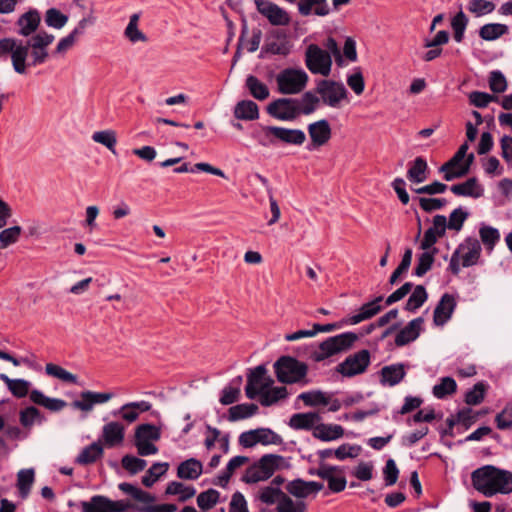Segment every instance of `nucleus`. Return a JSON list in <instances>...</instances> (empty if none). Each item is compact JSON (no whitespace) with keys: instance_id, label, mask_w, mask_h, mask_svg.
<instances>
[{"instance_id":"obj_1","label":"nucleus","mask_w":512,"mask_h":512,"mask_svg":"<svg viewBox=\"0 0 512 512\" xmlns=\"http://www.w3.org/2000/svg\"><path fill=\"white\" fill-rule=\"evenodd\" d=\"M473 487L486 497L497 493L509 494L512 492V472L499 469L493 465H485L471 474Z\"/></svg>"},{"instance_id":"obj_2","label":"nucleus","mask_w":512,"mask_h":512,"mask_svg":"<svg viewBox=\"0 0 512 512\" xmlns=\"http://www.w3.org/2000/svg\"><path fill=\"white\" fill-rule=\"evenodd\" d=\"M277 380L282 384L307 385L308 365L293 356L279 357L273 365Z\"/></svg>"},{"instance_id":"obj_3","label":"nucleus","mask_w":512,"mask_h":512,"mask_svg":"<svg viewBox=\"0 0 512 512\" xmlns=\"http://www.w3.org/2000/svg\"><path fill=\"white\" fill-rule=\"evenodd\" d=\"M284 457L278 454H264L246 468L241 481L246 484H255L270 479L282 467Z\"/></svg>"},{"instance_id":"obj_4","label":"nucleus","mask_w":512,"mask_h":512,"mask_svg":"<svg viewBox=\"0 0 512 512\" xmlns=\"http://www.w3.org/2000/svg\"><path fill=\"white\" fill-rule=\"evenodd\" d=\"M263 136L258 139L261 146H275L278 143L301 146L306 141V134L297 128L281 126H262Z\"/></svg>"},{"instance_id":"obj_5","label":"nucleus","mask_w":512,"mask_h":512,"mask_svg":"<svg viewBox=\"0 0 512 512\" xmlns=\"http://www.w3.org/2000/svg\"><path fill=\"white\" fill-rule=\"evenodd\" d=\"M11 58L13 69L18 74H25L27 70V50L22 47V40L13 37L0 39V61Z\"/></svg>"},{"instance_id":"obj_6","label":"nucleus","mask_w":512,"mask_h":512,"mask_svg":"<svg viewBox=\"0 0 512 512\" xmlns=\"http://www.w3.org/2000/svg\"><path fill=\"white\" fill-rule=\"evenodd\" d=\"M308 75L302 69L286 68L276 77L278 90L282 94H298L308 83Z\"/></svg>"},{"instance_id":"obj_7","label":"nucleus","mask_w":512,"mask_h":512,"mask_svg":"<svg viewBox=\"0 0 512 512\" xmlns=\"http://www.w3.org/2000/svg\"><path fill=\"white\" fill-rule=\"evenodd\" d=\"M305 64L312 74L328 76L332 58L328 51L321 49L317 44H310L305 52Z\"/></svg>"},{"instance_id":"obj_8","label":"nucleus","mask_w":512,"mask_h":512,"mask_svg":"<svg viewBox=\"0 0 512 512\" xmlns=\"http://www.w3.org/2000/svg\"><path fill=\"white\" fill-rule=\"evenodd\" d=\"M371 363V354L367 349H362L349 355L345 360L339 363L335 370L343 377L352 378L364 373Z\"/></svg>"},{"instance_id":"obj_9","label":"nucleus","mask_w":512,"mask_h":512,"mask_svg":"<svg viewBox=\"0 0 512 512\" xmlns=\"http://www.w3.org/2000/svg\"><path fill=\"white\" fill-rule=\"evenodd\" d=\"M315 93L321 96L320 101L330 107H338L340 102L347 97V89L342 82L322 79L317 82Z\"/></svg>"},{"instance_id":"obj_10","label":"nucleus","mask_w":512,"mask_h":512,"mask_svg":"<svg viewBox=\"0 0 512 512\" xmlns=\"http://www.w3.org/2000/svg\"><path fill=\"white\" fill-rule=\"evenodd\" d=\"M81 512H126L132 504L124 500H111L104 495H94L80 503Z\"/></svg>"},{"instance_id":"obj_11","label":"nucleus","mask_w":512,"mask_h":512,"mask_svg":"<svg viewBox=\"0 0 512 512\" xmlns=\"http://www.w3.org/2000/svg\"><path fill=\"white\" fill-rule=\"evenodd\" d=\"M298 104L295 98H278L267 105L266 112L280 121H294L300 116Z\"/></svg>"},{"instance_id":"obj_12","label":"nucleus","mask_w":512,"mask_h":512,"mask_svg":"<svg viewBox=\"0 0 512 512\" xmlns=\"http://www.w3.org/2000/svg\"><path fill=\"white\" fill-rule=\"evenodd\" d=\"M274 383L270 376H267L265 364L258 365L254 369H250L247 374V384L245 386V394L249 399H255L263 389L270 388Z\"/></svg>"},{"instance_id":"obj_13","label":"nucleus","mask_w":512,"mask_h":512,"mask_svg":"<svg viewBox=\"0 0 512 512\" xmlns=\"http://www.w3.org/2000/svg\"><path fill=\"white\" fill-rule=\"evenodd\" d=\"M257 11L267 18L274 26H286L290 23V16L286 10L269 0H254Z\"/></svg>"},{"instance_id":"obj_14","label":"nucleus","mask_w":512,"mask_h":512,"mask_svg":"<svg viewBox=\"0 0 512 512\" xmlns=\"http://www.w3.org/2000/svg\"><path fill=\"white\" fill-rule=\"evenodd\" d=\"M307 129L311 139V143L307 147L308 150L324 146L331 139L332 130L328 120L326 119H320L316 122L310 123Z\"/></svg>"},{"instance_id":"obj_15","label":"nucleus","mask_w":512,"mask_h":512,"mask_svg":"<svg viewBox=\"0 0 512 512\" xmlns=\"http://www.w3.org/2000/svg\"><path fill=\"white\" fill-rule=\"evenodd\" d=\"M112 397V393L86 390L80 393V399L74 400L71 403V406L73 409L89 412L93 409L94 405L106 403Z\"/></svg>"},{"instance_id":"obj_16","label":"nucleus","mask_w":512,"mask_h":512,"mask_svg":"<svg viewBox=\"0 0 512 512\" xmlns=\"http://www.w3.org/2000/svg\"><path fill=\"white\" fill-rule=\"evenodd\" d=\"M324 485L321 482L305 481L301 478L289 481L285 489L286 491L299 499L307 498L310 494H317L323 489Z\"/></svg>"},{"instance_id":"obj_17","label":"nucleus","mask_w":512,"mask_h":512,"mask_svg":"<svg viewBox=\"0 0 512 512\" xmlns=\"http://www.w3.org/2000/svg\"><path fill=\"white\" fill-rule=\"evenodd\" d=\"M456 308V300L452 294L445 293L438 302L433 315L435 325L442 326L448 322Z\"/></svg>"},{"instance_id":"obj_18","label":"nucleus","mask_w":512,"mask_h":512,"mask_svg":"<svg viewBox=\"0 0 512 512\" xmlns=\"http://www.w3.org/2000/svg\"><path fill=\"white\" fill-rule=\"evenodd\" d=\"M424 319L423 317H417L411 320L404 328H402L395 337V345L397 347L405 346L415 341L422 329Z\"/></svg>"},{"instance_id":"obj_19","label":"nucleus","mask_w":512,"mask_h":512,"mask_svg":"<svg viewBox=\"0 0 512 512\" xmlns=\"http://www.w3.org/2000/svg\"><path fill=\"white\" fill-rule=\"evenodd\" d=\"M273 40H267L263 45L259 58H263L265 54L287 56L291 51V45L284 33L277 32Z\"/></svg>"},{"instance_id":"obj_20","label":"nucleus","mask_w":512,"mask_h":512,"mask_svg":"<svg viewBox=\"0 0 512 512\" xmlns=\"http://www.w3.org/2000/svg\"><path fill=\"white\" fill-rule=\"evenodd\" d=\"M41 16L38 10L30 9L23 13L18 20L16 25L19 27L17 31L18 35L28 37L35 33L40 25Z\"/></svg>"},{"instance_id":"obj_21","label":"nucleus","mask_w":512,"mask_h":512,"mask_svg":"<svg viewBox=\"0 0 512 512\" xmlns=\"http://www.w3.org/2000/svg\"><path fill=\"white\" fill-rule=\"evenodd\" d=\"M125 437V427L117 421H111L102 428V439L108 448L122 444Z\"/></svg>"},{"instance_id":"obj_22","label":"nucleus","mask_w":512,"mask_h":512,"mask_svg":"<svg viewBox=\"0 0 512 512\" xmlns=\"http://www.w3.org/2000/svg\"><path fill=\"white\" fill-rule=\"evenodd\" d=\"M450 190L457 196L472 198H480L484 193V189L476 177L468 178L463 183L454 184L450 187Z\"/></svg>"},{"instance_id":"obj_23","label":"nucleus","mask_w":512,"mask_h":512,"mask_svg":"<svg viewBox=\"0 0 512 512\" xmlns=\"http://www.w3.org/2000/svg\"><path fill=\"white\" fill-rule=\"evenodd\" d=\"M382 301L383 297L378 296L373 300L364 303L360 307L359 313L348 317V322H350V325L358 324L364 320L370 319L373 316H375L382 309V305L380 304Z\"/></svg>"},{"instance_id":"obj_24","label":"nucleus","mask_w":512,"mask_h":512,"mask_svg":"<svg viewBox=\"0 0 512 512\" xmlns=\"http://www.w3.org/2000/svg\"><path fill=\"white\" fill-rule=\"evenodd\" d=\"M203 473V464L196 458L182 461L177 467V477L183 480H196Z\"/></svg>"},{"instance_id":"obj_25","label":"nucleus","mask_w":512,"mask_h":512,"mask_svg":"<svg viewBox=\"0 0 512 512\" xmlns=\"http://www.w3.org/2000/svg\"><path fill=\"white\" fill-rule=\"evenodd\" d=\"M466 252L462 255V266L470 267L477 263L481 254V245L479 240L474 237H468L465 242L460 245L459 250H465Z\"/></svg>"},{"instance_id":"obj_26","label":"nucleus","mask_w":512,"mask_h":512,"mask_svg":"<svg viewBox=\"0 0 512 512\" xmlns=\"http://www.w3.org/2000/svg\"><path fill=\"white\" fill-rule=\"evenodd\" d=\"M320 420L317 412L295 413L290 417L288 425L294 430H314Z\"/></svg>"},{"instance_id":"obj_27","label":"nucleus","mask_w":512,"mask_h":512,"mask_svg":"<svg viewBox=\"0 0 512 512\" xmlns=\"http://www.w3.org/2000/svg\"><path fill=\"white\" fill-rule=\"evenodd\" d=\"M249 461V457L237 455L229 460L226 468L213 480V484L226 488L235 469Z\"/></svg>"},{"instance_id":"obj_28","label":"nucleus","mask_w":512,"mask_h":512,"mask_svg":"<svg viewBox=\"0 0 512 512\" xmlns=\"http://www.w3.org/2000/svg\"><path fill=\"white\" fill-rule=\"evenodd\" d=\"M103 454L104 449L99 440L85 446L75 458V463L79 465H90L102 458Z\"/></svg>"},{"instance_id":"obj_29","label":"nucleus","mask_w":512,"mask_h":512,"mask_svg":"<svg viewBox=\"0 0 512 512\" xmlns=\"http://www.w3.org/2000/svg\"><path fill=\"white\" fill-rule=\"evenodd\" d=\"M381 383L395 386L399 384L405 377V365L403 363L384 366L381 371Z\"/></svg>"},{"instance_id":"obj_30","label":"nucleus","mask_w":512,"mask_h":512,"mask_svg":"<svg viewBox=\"0 0 512 512\" xmlns=\"http://www.w3.org/2000/svg\"><path fill=\"white\" fill-rule=\"evenodd\" d=\"M344 434L342 426L337 424H318L313 430V437L323 442H329L341 438Z\"/></svg>"},{"instance_id":"obj_31","label":"nucleus","mask_w":512,"mask_h":512,"mask_svg":"<svg viewBox=\"0 0 512 512\" xmlns=\"http://www.w3.org/2000/svg\"><path fill=\"white\" fill-rule=\"evenodd\" d=\"M30 399L35 404L43 406L53 412L60 411L67 406L66 401L59 398H50L37 389L31 391Z\"/></svg>"},{"instance_id":"obj_32","label":"nucleus","mask_w":512,"mask_h":512,"mask_svg":"<svg viewBox=\"0 0 512 512\" xmlns=\"http://www.w3.org/2000/svg\"><path fill=\"white\" fill-rule=\"evenodd\" d=\"M234 117L239 120H257L259 107L252 100H241L234 107Z\"/></svg>"},{"instance_id":"obj_33","label":"nucleus","mask_w":512,"mask_h":512,"mask_svg":"<svg viewBox=\"0 0 512 512\" xmlns=\"http://www.w3.org/2000/svg\"><path fill=\"white\" fill-rule=\"evenodd\" d=\"M313 6H315L314 14L317 16H326L330 12L327 0H300L298 2L299 13L302 16H309Z\"/></svg>"},{"instance_id":"obj_34","label":"nucleus","mask_w":512,"mask_h":512,"mask_svg":"<svg viewBox=\"0 0 512 512\" xmlns=\"http://www.w3.org/2000/svg\"><path fill=\"white\" fill-rule=\"evenodd\" d=\"M479 37L484 41H495L509 33V27L502 23H487L480 27Z\"/></svg>"},{"instance_id":"obj_35","label":"nucleus","mask_w":512,"mask_h":512,"mask_svg":"<svg viewBox=\"0 0 512 512\" xmlns=\"http://www.w3.org/2000/svg\"><path fill=\"white\" fill-rule=\"evenodd\" d=\"M260 403L264 407H269L278 402L281 399H285L288 396V390L285 386L270 387L263 389L259 393Z\"/></svg>"},{"instance_id":"obj_36","label":"nucleus","mask_w":512,"mask_h":512,"mask_svg":"<svg viewBox=\"0 0 512 512\" xmlns=\"http://www.w3.org/2000/svg\"><path fill=\"white\" fill-rule=\"evenodd\" d=\"M245 86L249 90L251 96L257 100H265L270 95L268 86L254 75L247 76Z\"/></svg>"},{"instance_id":"obj_37","label":"nucleus","mask_w":512,"mask_h":512,"mask_svg":"<svg viewBox=\"0 0 512 512\" xmlns=\"http://www.w3.org/2000/svg\"><path fill=\"white\" fill-rule=\"evenodd\" d=\"M86 25H87V20L85 18L80 20L77 27H75L74 30L69 35L62 38L58 42L56 49H55V53L62 54L64 52H66L68 49H70L74 45L77 36L83 34V32L86 28Z\"/></svg>"},{"instance_id":"obj_38","label":"nucleus","mask_w":512,"mask_h":512,"mask_svg":"<svg viewBox=\"0 0 512 512\" xmlns=\"http://www.w3.org/2000/svg\"><path fill=\"white\" fill-rule=\"evenodd\" d=\"M427 170V161L421 156L416 157L407 171V178L413 183H421L426 180Z\"/></svg>"},{"instance_id":"obj_39","label":"nucleus","mask_w":512,"mask_h":512,"mask_svg":"<svg viewBox=\"0 0 512 512\" xmlns=\"http://www.w3.org/2000/svg\"><path fill=\"white\" fill-rule=\"evenodd\" d=\"M160 438L161 430L153 424H140L135 429V441H158Z\"/></svg>"},{"instance_id":"obj_40","label":"nucleus","mask_w":512,"mask_h":512,"mask_svg":"<svg viewBox=\"0 0 512 512\" xmlns=\"http://www.w3.org/2000/svg\"><path fill=\"white\" fill-rule=\"evenodd\" d=\"M258 411V406L254 403H243L229 408L228 419L235 422L253 416Z\"/></svg>"},{"instance_id":"obj_41","label":"nucleus","mask_w":512,"mask_h":512,"mask_svg":"<svg viewBox=\"0 0 512 512\" xmlns=\"http://www.w3.org/2000/svg\"><path fill=\"white\" fill-rule=\"evenodd\" d=\"M31 38L25 43L22 41V47H26L27 56L30 48H48L54 41V36L46 31H40L37 34L30 35Z\"/></svg>"},{"instance_id":"obj_42","label":"nucleus","mask_w":512,"mask_h":512,"mask_svg":"<svg viewBox=\"0 0 512 512\" xmlns=\"http://www.w3.org/2000/svg\"><path fill=\"white\" fill-rule=\"evenodd\" d=\"M168 468L169 464L167 462L154 463L142 477V484L148 488L152 487L154 483L168 471Z\"/></svg>"},{"instance_id":"obj_43","label":"nucleus","mask_w":512,"mask_h":512,"mask_svg":"<svg viewBox=\"0 0 512 512\" xmlns=\"http://www.w3.org/2000/svg\"><path fill=\"white\" fill-rule=\"evenodd\" d=\"M316 94L315 91H306L303 93L298 104L300 115H310L316 111L320 103V98Z\"/></svg>"},{"instance_id":"obj_44","label":"nucleus","mask_w":512,"mask_h":512,"mask_svg":"<svg viewBox=\"0 0 512 512\" xmlns=\"http://www.w3.org/2000/svg\"><path fill=\"white\" fill-rule=\"evenodd\" d=\"M438 252L437 248H433L430 251L424 250L417 260V265L414 268V275L421 277L425 275L432 267L434 263V256Z\"/></svg>"},{"instance_id":"obj_45","label":"nucleus","mask_w":512,"mask_h":512,"mask_svg":"<svg viewBox=\"0 0 512 512\" xmlns=\"http://www.w3.org/2000/svg\"><path fill=\"white\" fill-rule=\"evenodd\" d=\"M479 235L481 242L489 251H492L500 240L499 230L489 225H482L479 229Z\"/></svg>"},{"instance_id":"obj_46","label":"nucleus","mask_w":512,"mask_h":512,"mask_svg":"<svg viewBox=\"0 0 512 512\" xmlns=\"http://www.w3.org/2000/svg\"><path fill=\"white\" fill-rule=\"evenodd\" d=\"M488 385L484 381L477 382L465 393L464 401L468 405H479L483 402Z\"/></svg>"},{"instance_id":"obj_47","label":"nucleus","mask_w":512,"mask_h":512,"mask_svg":"<svg viewBox=\"0 0 512 512\" xmlns=\"http://www.w3.org/2000/svg\"><path fill=\"white\" fill-rule=\"evenodd\" d=\"M468 23L469 19L462 10L456 13V15L451 19L453 37L456 42L460 43L463 41Z\"/></svg>"},{"instance_id":"obj_48","label":"nucleus","mask_w":512,"mask_h":512,"mask_svg":"<svg viewBox=\"0 0 512 512\" xmlns=\"http://www.w3.org/2000/svg\"><path fill=\"white\" fill-rule=\"evenodd\" d=\"M92 139L96 143H100L110 150L113 154H116L115 146L117 143V135L114 130H101L96 131L92 135Z\"/></svg>"},{"instance_id":"obj_49","label":"nucleus","mask_w":512,"mask_h":512,"mask_svg":"<svg viewBox=\"0 0 512 512\" xmlns=\"http://www.w3.org/2000/svg\"><path fill=\"white\" fill-rule=\"evenodd\" d=\"M220 500V492L216 489L210 488L201 492L197 496V505L203 510L207 511L212 509Z\"/></svg>"},{"instance_id":"obj_50","label":"nucleus","mask_w":512,"mask_h":512,"mask_svg":"<svg viewBox=\"0 0 512 512\" xmlns=\"http://www.w3.org/2000/svg\"><path fill=\"white\" fill-rule=\"evenodd\" d=\"M297 399L302 400L309 407L329 404V398L320 390L303 392L298 395Z\"/></svg>"},{"instance_id":"obj_51","label":"nucleus","mask_w":512,"mask_h":512,"mask_svg":"<svg viewBox=\"0 0 512 512\" xmlns=\"http://www.w3.org/2000/svg\"><path fill=\"white\" fill-rule=\"evenodd\" d=\"M34 482V470L23 469L17 475V487L22 498H26Z\"/></svg>"},{"instance_id":"obj_52","label":"nucleus","mask_w":512,"mask_h":512,"mask_svg":"<svg viewBox=\"0 0 512 512\" xmlns=\"http://www.w3.org/2000/svg\"><path fill=\"white\" fill-rule=\"evenodd\" d=\"M457 383L452 377H443L439 384L433 387V395L438 399H444L447 395L455 393Z\"/></svg>"},{"instance_id":"obj_53","label":"nucleus","mask_w":512,"mask_h":512,"mask_svg":"<svg viewBox=\"0 0 512 512\" xmlns=\"http://www.w3.org/2000/svg\"><path fill=\"white\" fill-rule=\"evenodd\" d=\"M337 353L332 337H328L319 344V351L313 352L311 358L315 362H321Z\"/></svg>"},{"instance_id":"obj_54","label":"nucleus","mask_w":512,"mask_h":512,"mask_svg":"<svg viewBox=\"0 0 512 512\" xmlns=\"http://www.w3.org/2000/svg\"><path fill=\"white\" fill-rule=\"evenodd\" d=\"M307 505L303 501L294 502L286 493L280 498L276 512H306Z\"/></svg>"},{"instance_id":"obj_55","label":"nucleus","mask_w":512,"mask_h":512,"mask_svg":"<svg viewBox=\"0 0 512 512\" xmlns=\"http://www.w3.org/2000/svg\"><path fill=\"white\" fill-rule=\"evenodd\" d=\"M284 493L279 487L265 486L260 489L257 498L266 505H273L279 503Z\"/></svg>"},{"instance_id":"obj_56","label":"nucleus","mask_w":512,"mask_h":512,"mask_svg":"<svg viewBox=\"0 0 512 512\" xmlns=\"http://www.w3.org/2000/svg\"><path fill=\"white\" fill-rule=\"evenodd\" d=\"M121 465L131 475H135L145 469L147 462L142 458L127 454L122 457Z\"/></svg>"},{"instance_id":"obj_57","label":"nucleus","mask_w":512,"mask_h":512,"mask_svg":"<svg viewBox=\"0 0 512 512\" xmlns=\"http://www.w3.org/2000/svg\"><path fill=\"white\" fill-rule=\"evenodd\" d=\"M495 4L489 0H470L467 9L476 17L490 14L495 10Z\"/></svg>"},{"instance_id":"obj_58","label":"nucleus","mask_w":512,"mask_h":512,"mask_svg":"<svg viewBox=\"0 0 512 512\" xmlns=\"http://www.w3.org/2000/svg\"><path fill=\"white\" fill-rule=\"evenodd\" d=\"M67 22L68 16L63 14L57 8H50L45 13V23L49 27L61 29L67 24Z\"/></svg>"},{"instance_id":"obj_59","label":"nucleus","mask_w":512,"mask_h":512,"mask_svg":"<svg viewBox=\"0 0 512 512\" xmlns=\"http://www.w3.org/2000/svg\"><path fill=\"white\" fill-rule=\"evenodd\" d=\"M338 353L350 349L358 340V335L354 332H344L336 336H332Z\"/></svg>"},{"instance_id":"obj_60","label":"nucleus","mask_w":512,"mask_h":512,"mask_svg":"<svg viewBox=\"0 0 512 512\" xmlns=\"http://www.w3.org/2000/svg\"><path fill=\"white\" fill-rule=\"evenodd\" d=\"M257 431L258 443L264 446L281 445L283 443L282 437L270 428H257Z\"/></svg>"},{"instance_id":"obj_61","label":"nucleus","mask_w":512,"mask_h":512,"mask_svg":"<svg viewBox=\"0 0 512 512\" xmlns=\"http://www.w3.org/2000/svg\"><path fill=\"white\" fill-rule=\"evenodd\" d=\"M495 424L499 430H507L512 427V403H507L495 416Z\"/></svg>"},{"instance_id":"obj_62","label":"nucleus","mask_w":512,"mask_h":512,"mask_svg":"<svg viewBox=\"0 0 512 512\" xmlns=\"http://www.w3.org/2000/svg\"><path fill=\"white\" fill-rule=\"evenodd\" d=\"M469 213L464 211L461 207L454 209L450 215L448 223V229L460 231L463 227L464 222L468 218Z\"/></svg>"},{"instance_id":"obj_63","label":"nucleus","mask_w":512,"mask_h":512,"mask_svg":"<svg viewBox=\"0 0 512 512\" xmlns=\"http://www.w3.org/2000/svg\"><path fill=\"white\" fill-rule=\"evenodd\" d=\"M498 101V97L486 92L473 91L469 94V102L477 108H485L490 102Z\"/></svg>"},{"instance_id":"obj_64","label":"nucleus","mask_w":512,"mask_h":512,"mask_svg":"<svg viewBox=\"0 0 512 512\" xmlns=\"http://www.w3.org/2000/svg\"><path fill=\"white\" fill-rule=\"evenodd\" d=\"M132 509L136 512H176L177 505L173 503L144 506L132 505Z\"/></svg>"}]
</instances>
